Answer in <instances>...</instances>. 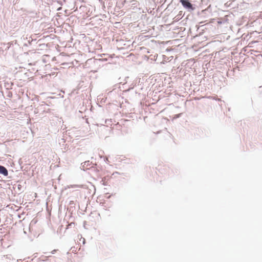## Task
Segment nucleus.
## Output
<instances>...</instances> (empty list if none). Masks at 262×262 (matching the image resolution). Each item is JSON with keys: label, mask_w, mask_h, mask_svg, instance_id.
I'll return each mask as SVG.
<instances>
[{"label": "nucleus", "mask_w": 262, "mask_h": 262, "mask_svg": "<svg viewBox=\"0 0 262 262\" xmlns=\"http://www.w3.org/2000/svg\"><path fill=\"white\" fill-rule=\"evenodd\" d=\"M0 173L3 174L5 176H7L8 174V172L5 167L0 165Z\"/></svg>", "instance_id": "obj_2"}, {"label": "nucleus", "mask_w": 262, "mask_h": 262, "mask_svg": "<svg viewBox=\"0 0 262 262\" xmlns=\"http://www.w3.org/2000/svg\"><path fill=\"white\" fill-rule=\"evenodd\" d=\"M106 161L107 162H108V158H106Z\"/></svg>", "instance_id": "obj_7"}, {"label": "nucleus", "mask_w": 262, "mask_h": 262, "mask_svg": "<svg viewBox=\"0 0 262 262\" xmlns=\"http://www.w3.org/2000/svg\"><path fill=\"white\" fill-rule=\"evenodd\" d=\"M80 236H81V237L80 238V241H82L83 244H85V239L84 238L82 237L81 236V235H80Z\"/></svg>", "instance_id": "obj_3"}, {"label": "nucleus", "mask_w": 262, "mask_h": 262, "mask_svg": "<svg viewBox=\"0 0 262 262\" xmlns=\"http://www.w3.org/2000/svg\"><path fill=\"white\" fill-rule=\"evenodd\" d=\"M72 224H73L72 223H71L69 224L68 225V226H71Z\"/></svg>", "instance_id": "obj_6"}, {"label": "nucleus", "mask_w": 262, "mask_h": 262, "mask_svg": "<svg viewBox=\"0 0 262 262\" xmlns=\"http://www.w3.org/2000/svg\"><path fill=\"white\" fill-rule=\"evenodd\" d=\"M71 250H72V252H73L74 253H77V248H76L75 247H72Z\"/></svg>", "instance_id": "obj_4"}, {"label": "nucleus", "mask_w": 262, "mask_h": 262, "mask_svg": "<svg viewBox=\"0 0 262 262\" xmlns=\"http://www.w3.org/2000/svg\"><path fill=\"white\" fill-rule=\"evenodd\" d=\"M180 2L182 3V5L185 8H192V4L188 1V0H181Z\"/></svg>", "instance_id": "obj_1"}, {"label": "nucleus", "mask_w": 262, "mask_h": 262, "mask_svg": "<svg viewBox=\"0 0 262 262\" xmlns=\"http://www.w3.org/2000/svg\"><path fill=\"white\" fill-rule=\"evenodd\" d=\"M57 249H54V250H52V251H51V253H52V254H54V253H55L56 252H57Z\"/></svg>", "instance_id": "obj_5"}]
</instances>
